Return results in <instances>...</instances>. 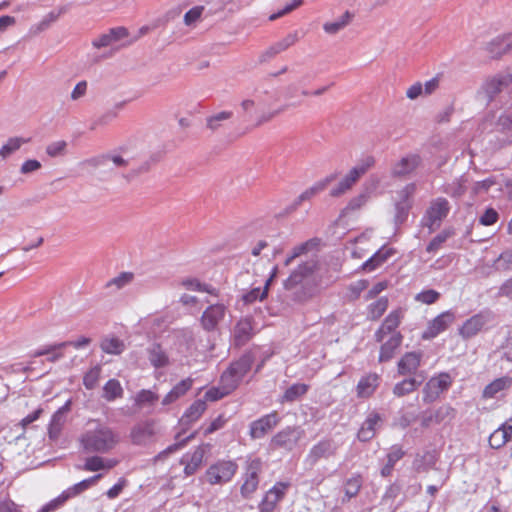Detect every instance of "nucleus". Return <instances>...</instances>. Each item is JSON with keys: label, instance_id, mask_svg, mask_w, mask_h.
<instances>
[{"label": "nucleus", "instance_id": "obj_39", "mask_svg": "<svg viewBox=\"0 0 512 512\" xmlns=\"http://www.w3.org/2000/svg\"><path fill=\"white\" fill-rule=\"evenodd\" d=\"M354 17V14L346 11L338 20L333 22H326L323 25V29L327 34L335 35L342 29H344L346 26L350 24Z\"/></svg>", "mask_w": 512, "mask_h": 512}, {"label": "nucleus", "instance_id": "obj_51", "mask_svg": "<svg viewBox=\"0 0 512 512\" xmlns=\"http://www.w3.org/2000/svg\"><path fill=\"white\" fill-rule=\"evenodd\" d=\"M401 488L397 484L390 485L386 492L382 497V504L387 505L391 512H394L397 509V506L394 505V500L400 494Z\"/></svg>", "mask_w": 512, "mask_h": 512}, {"label": "nucleus", "instance_id": "obj_55", "mask_svg": "<svg viewBox=\"0 0 512 512\" xmlns=\"http://www.w3.org/2000/svg\"><path fill=\"white\" fill-rule=\"evenodd\" d=\"M101 375V367L100 366H94L92 367L83 378V384L86 387V389H94L99 381Z\"/></svg>", "mask_w": 512, "mask_h": 512}, {"label": "nucleus", "instance_id": "obj_21", "mask_svg": "<svg viewBox=\"0 0 512 512\" xmlns=\"http://www.w3.org/2000/svg\"><path fill=\"white\" fill-rule=\"evenodd\" d=\"M337 178V174L333 173L328 176H326L324 179L316 182L313 184L310 188L306 189L304 192H302L297 199L294 201L291 209L295 210L303 201H307L317 195L318 193L322 192L326 189V187L335 181Z\"/></svg>", "mask_w": 512, "mask_h": 512}, {"label": "nucleus", "instance_id": "obj_10", "mask_svg": "<svg viewBox=\"0 0 512 512\" xmlns=\"http://www.w3.org/2000/svg\"><path fill=\"white\" fill-rule=\"evenodd\" d=\"M227 307L222 303L209 305L200 317V325L203 330L212 332L218 329L219 324L225 319Z\"/></svg>", "mask_w": 512, "mask_h": 512}, {"label": "nucleus", "instance_id": "obj_13", "mask_svg": "<svg viewBox=\"0 0 512 512\" xmlns=\"http://www.w3.org/2000/svg\"><path fill=\"white\" fill-rule=\"evenodd\" d=\"M338 450V445L334 440L324 439L316 443L309 450L305 462L314 466L321 459H329L334 456Z\"/></svg>", "mask_w": 512, "mask_h": 512}, {"label": "nucleus", "instance_id": "obj_53", "mask_svg": "<svg viewBox=\"0 0 512 512\" xmlns=\"http://www.w3.org/2000/svg\"><path fill=\"white\" fill-rule=\"evenodd\" d=\"M233 116V113L231 111H222L215 115H212L206 119V125L207 127L212 130L216 131L221 126L220 122L230 119Z\"/></svg>", "mask_w": 512, "mask_h": 512}, {"label": "nucleus", "instance_id": "obj_42", "mask_svg": "<svg viewBox=\"0 0 512 512\" xmlns=\"http://www.w3.org/2000/svg\"><path fill=\"white\" fill-rule=\"evenodd\" d=\"M31 141V138H24V137H12L7 140V142L1 147L0 149V156L3 158L8 157L18 149L23 144L29 143Z\"/></svg>", "mask_w": 512, "mask_h": 512}, {"label": "nucleus", "instance_id": "obj_43", "mask_svg": "<svg viewBox=\"0 0 512 512\" xmlns=\"http://www.w3.org/2000/svg\"><path fill=\"white\" fill-rule=\"evenodd\" d=\"M308 391V385L296 383L290 386L283 394L281 402H293Z\"/></svg>", "mask_w": 512, "mask_h": 512}, {"label": "nucleus", "instance_id": "obj_11", "mask_svg": "<svg viewBox=\"0 0 512 512\" xmlns=\"http://www.w3.org/2000/svg\"><path fill=\"white\" fill-rule=\"evenodd\" d=\"M300 35L298 31H293L288 33L285 37L280 39L279 41L273 43L269 47H267L264 51L259 55L260 63H267L273 58H275L280 53L288 50L290 47L294 46L299 40Z\"/></svg>", "mask_w": 512, "mask_h": 512}, {"label": "nucleus", "instance_id": "obj_50", "mask_svg": "<svg viewBox=\"0 0 512 512\" xmlns=\"http://www.w3.org/2000/svg\"><path fill=\"white\" fill-rule=\"evenodd\" d=\"M68 143L65 140H58L49 143L45 148V153L51 157H62L67 153Z\"/></svg>", "mask_w": 512, "mask_h": 512}, {"label": "nucleus", "instance_id": "obj_54", "mask_svg": "<svg viewBox=\"0 0 512 512\" xmlns=\"http://www.w3.org/2000/svg\"><path fill=\"white\" fill-rule=\"evenodd\" d=\"M124 102L117 103L112 109L106 111L101 115L95 122L92 128H96L100 125H107L109 122L114 120L118 115V110L122 109Z\"/></svg>", "mask_w": 512, "mask_h": 512}, {"label": "nucleus", "instance_id": "obj_62", "mask_svg": "<svg viewBox=\"0 0 512 512\" xmlns=\"http://www.w3.org/2000/svg\"><path fill=\"white\" fill-rule=\"evenodd\" d=\"M451 236L449 231H443L436 235L428 244L426 250L428 252H436L440 249L442 244Z\"/></svg>", "mask_w": 512, "mask_h": 512}, {"label": "nucleus", "instance_id": "obj_30", "mask_svg": "<svg viewBox=\"0 0 512 512\" xmlns=\"http://www.w3.org/2000/svg\"><path fill=\"white\" fill-rule=\"evenodd\" d=\"M401 334H394V336H390L388 339H385L380 348L379 361L386 362L393 358L396 349L400 346L402 342Z\"/></svg>", "mask_w": 512, "mask_h": 512}, {"label": "nucleus", "instance_id": "obj_23", "mask_svg": "<svg viewBox=\"0 0 512 512\" xmlns=\"http://www.w3.org/2000/svg\"><path fill=\"white\" fill-rule=\"evenodd\" d=\"M512 440V418L502 424L489 437V445L493 449L503 447L507 442Z\"/></svg>", "mask_w": 512, "mask_h": 512}, {"label": "nucleus", "instance_id": "obj_34", "mask_svg": "<svg viewBox=\"0 0 512 512\" xmlns=\"http://www.w3.org/2000/svg\"><path fill=\"white\" fill-rule=\"evenodd\" d=\"M512 385V378L508 376H504L498 379H495L493 382L488 384L483 391L484 398H494L498 393L510 388Z\"/></svg>", "mask_w": 512, "mask_h": 512}, {"label": "nucleus", "instance_id": "obj_49", "mask_svg": "<svg viewBox=\"0 0 512 512\" xmlns=\"http://www.w3.org/2000/svg\"><path fill=\"white\" fill-rule=\"evenodd\" d=\"M276 273H277V267H274L270 278L266 281L264 289L263 290H261L260 288L253 289L252 291H250L249 293H247L244 296V301L247 303H251L257 299L263 300L267 295L268 286H269L270 282L273 280V278L276 276Z\"/></svg>", "mask_w": 512, "mask_h": 512}, {"label": "nucleus", "instance_id": "obj_22", "mask_svg": "<svg viewBox=\"0 0 512 512\" xmlns=\"http://www.w3.org/2000/svg\"><path fill=\"white\" fill-rule=\"evenodd\" d=\"M207 404L205 400L198 399L194 401L181 417L179 424L183 430L187 429L191 424L196 422L206 411Z\"/></svg>", "mask_w": 512, "mask_h": 512}, {"label": "nucleus", "instance_id": "obj_37", "mask_svg": "<svg viewBox=\"0 0 512 512\" xmlns=\"http://www.w3.org/2000/svg\"><path fill=\"white\" fill-rule=\"evenodd\" d=\"M148 359L155 368L165 367L169 363V358L165 351L158 344H152L148 350Z\"/></svg>", "mask_w": 512, "mask_h": 512}, {"label": "nucleus", "instance_id": "obj_38", "mask_svg": "<svg viewBox=\"0 0 512 512\" xmlns=\"http://www.w3.org/2000/svg\"><path fill=\"white\" fill-rule=\"evenodd\" d=\"M393 254L391 248H381L372 257H370L364 264L363 269L365 271H373L381 264H383Z\"/></svg>", "mask_w": 512, "mask_h": 512}, {"label": "nucleus", "instance_id": "obj_57", "mask_svg": "<svg viewBox=\"0 0 512 512\" xmlns=\"http://www.w3.org/2000/svg\"><path fill=\"white\" fill-rule=\"evenodd\" d=\"M181 286L184 287L187 290L192 291H201V292H207L212 294V290H210L205 284H202L198 279L196 278H186L181 281Z\"/></svg>", "mask_w": 512, "mask_h": 512}, {"label": "nucleus", "instance_id": "obj_58", "mask_svg": "<svg viewBox=\"0 0 512 512\" xmlns=\"http://www.w3.org/2000/svg\"><path fill=\"white\" fill-rule=\"evenodd\" d=\"M440 297V293L433 289L424 290L415 296V300L424 304H433Z\"/></svg>", "mask_w": 512, "mask_h": 512}, {"label": "nucleus", "instance_id": "obj_28", "mask_svg": "<svg viewBox=\"0 0 512 512\" xmlns=\"http://www.w3.org/2000/svg\"><path fill=\"white\" fill-rule=\"evenodd\" d=\"M486 49L493 57H499L512 50V34L493 39L487 44Z\"/></svg>", "mask_w": 512, "mask_h": 512}, {"label": "nucleus", "instance_id": "obj_48", "mask_svg": "<svg viewBox=\"0 0 512 512\" xmlns=\"http://www.w3.org/2000/svg\"><path fill=\"white\" fill-rule=\"evenodd\" d=\"M124 348V342L118 338H107L101 343V349L108 354H121L124 351Z\"/></svg>", "mask_w": 512, "mask_h": 512}, {"label": "nucleus", "instance_id": "obj_26", "mask_svg": "<svg viewBox=\"0 0 512 512\" xmlns=\"http://www.w3.org/2000/svg\"><path fill=\"white\" fill-rule=\"evenodd\" d=\"M253 326L250 318L240 319L233 333L234 342L237 346L246 344L252 337Z\"/></svg>", "mask_w": 512, "mask_h": 512}, {"label": "nucleus", "instance_id": "obj_33", "mask_svg": "<svg viewBox=\"0 0 512 512\" xmlns=\"http://www.w3.org/2000/svg\"><path fill=\"white\" fill-rule=\"evenodd\" d=\"M355 171L350 170L330 191V196L332 197H339L349 190L352 189V187L357 183V181L360 179Z\"/></svg>", "mask_w": 512, "mask_h": 512}, {"label": "nucleus", "instance_id": "obj_7", "mask_svg": "<svg viewBox=\"0 0 512 512\" xmlns=\"http://www.w3.org/2000/svg\"><path fill=\"white\" fill-rule=\"evenodd\" d=\"M452 384V377L448 373H440L428 380L423 388V401L432 403L440 394L446 391Z\"/></svg>", "mask_w": 512, "mask_h": 512}, {"label": "nucleus", "instance_id": "obj_64", "mask_svg": "<svg viewBox=\"0 0 512 512\" xmlns=\"http://www.w3.org/2000/svg\"><path fill=\"white\" fill-rule=\"evenodd\" d=\"M64 12H65V9L60 8L58 11H52V12L48 13L43 18V20L38 24L37 30L43 31V30L47 29L50 26V24L55 22L60 17V15L63 14Z\"/></svg>", "mask_w": 512, "mask_h": 512}, {"label": "nucleus", "instance_id": "obj_40", "mask_svg": "<svg viewBox=\"0 0 512 512\" xmlns=\"http://www.w3.org/2000/svg\"><path fill=\"white\" fill-rule=\"evenodd\" d=\"M123 396V388L116 379H110L103 387V398L109 402Z\"/></svg>", "mask_w": 512, "mask_h": 512}, {"label": "nucleus", "instance_id": "obj_52", "mask_svg": "<svg viewBox=\"0 0 512 512\" xmlns=\"http://www.w3.org/2000/svg\"><path fill=\"white\" fill-rule=\"evenodd\" d=\"M233 389H228L227 383H221L220 387H212L210 388L204 395L205 403L207 401H217L224 396L230 394Z\"/></svg>", "mask_w": 512, "mask_h": 512}, {"label": "nucleus", "instance_id": "obj_4", "mask_svg": "<svg viewBox=\"0 0 512 512\" xmlns=\"http://www.w3.org/2000/svg\"><path fill=\"white\" fill-rule=\"evenodd\" d=\"M253 357L244 354L237 361L233 362L221 376V383H227L228 389L235 390L243 377L251 369Z\"/></svg>", "mask_w": 512, "mask_h": 512}, {"label": "nucleus", "instance_id": "obj_27", "mask_svg": "<svg viewBox=\"0 0 512 512\" xmlns=\"http://www.w3.org/2000/svg\"><path fill=\"white\" fill-rule=\"evenodd\" d=\"M71 401L68 400L62 407H60L52 416L49 425L50 438H57L62 426L66 421V414L70 411Z\"/></svg>", "mask_w": 512, "mask_h": 512}, {"label": "nucleus", "instance_id": "obj_45", "mask_svg": "<svg viewBox=\"0 0 512 512\" xmlns=\"http://www.w3.org/2000/svg\"><path fill=\"white\" fill-rule=\"evenodd\" d=\"M492 267L496 271H509L512 269V249L503 251L494 261Z\"/></svg>", "mask_w": 512, "mask_h": 512}, {"label": "nucleus", "instance_id": "obj_61", "mask_svg": "<svg viewBox=\"0 0 512 512\" xmlns=\"http://www.w3.org/2000/svg\"><path fill=\"white\" fill-rule=\"evenodd\" d=\"M416 192V184L409 183L404 186L401 190L398 191V199L399 202H407L412 204V198Z\"/></svg>", "mask_w": 512, "mask_h": 512}, {"label": "nucleus", "instance_id": "obj_41", "mask_svg": "<svg viewBox=\"0 0 512 512\" xmlns=\"http://www.w3.org/2000/svg\"><path fill=\"white\" fill-rule=\"evenodd\" d=\"M404 456V451L400 446H393L390 452L387 455V463L381 469V475L383 477H387L392 473L394 465L397 461H399Z\"/></svg>", "mask_w": 512, "mask_h": 512}, {"label": "nucleus", "instance_id": "obj_8", "mask_svg": "<svg viewBox=\"0 0 512 512\" xmlns=\"http://www.w3.org/2000/svg\"><path fill=\"white\" fill-rule=\"evenodd\" d=\"M512 83V75L509 73L497 74L487 79L480 91L479 96L486 102L492 101L497 94L507 88Z\"/></svg>", "mask_w": 512, "mask_h": 512}, {"label": "nucleus", "instance_id": "obj_25", "mask_svg": "<svg viewBox=\"0 0 512 512\" xmlns=\"http://www.w3.org/2000/svg\"><path fill=\"white\" fill-rule=\"evenodd\" d=\"M422 354L420 352H408L398 362V372L401 375L414 374L420 366Z\"/></svg>", "mask_w": 512, "mask_h": 512}, {"label": "nucleus", "instance_id": "obj_19", "mask_svg": "<svg viewBox=\"0 0 512 512\" xmlns=\"http://www.w3.org/2000/svg\"><path fill=\"white\" fill-rule=\"evenodd\" d=\"M279 422L278 414L272 412L253 421L250 424V436L253 439L263 438L269 431H271Z\"/></svg>", "mask_w": 512, "mask_h": 512}, {"label": "nucleus", "instance_id": "obj_2", "mask_svg": "<svg viewBox=\"0 0 512 512\" xmlns=\"http://www.w3.org/2000/svg\"><path fill=\"white\" fill-rule=\"evenodd\" d=\"M317 262L314 259L300 264L284 281V288L293 291V299L297 302H304L312 297L311 287H308L305 280L315 271Z\"/></svg>", "mask_w": 512, "mask_h": 512}, {"label": "nucleus", "instance_id": "obj_14", "mask_svg": "<svg viewBox=\"0 0 512 512\" xmlns=\"http://www.w3.org/2000/svg\"><path fill=\"white\" fill-rule=\"evenodd\" d=\"M403 318V312L401 310H394L390 312L384 319L382 325L375 332V339L377 342H383L394 334H401L397 331L398 326Z\"/></svg>", "mask_w": 512, "mask_h": 512}, {"label": "nucleus", "instance_id": "obj_36", "mask_svg": "<svg viewBox=\"0 0 512 512\" xmlns=\"http://www.w3.org/2000/svg\"><path fill=\"white\" fill-rule=\"evenodd\" d=\"M192 379L187 378L177 383L172 390L163 398L162 404L169 405L175 402L178 398L185 395L188 390L192 387Z\"/></svg>", "mask_w": 512, "mask_h": 512}, {"label": "nucleus", "instance_id": "obj_35", "mask_svg": "<svg viewBox=\"0 0 512 512\" xmlns=\"http://www.w3.org/2000/svg\"><path fill=\"white\" fill-rule=\"evenodd\" d=\"M204 458V450L197 448L189 457L182 458V463L185 464L184 472L186 475H193L201 466Z\"/></svg>", "mask_w": 512, "mask_h": 512}, {"label": "nucleus", "instance_id": "obj_47", "mask_svg": "<svg viewBox=\"0 0 512 512\" xmlns=\"http://www.w3.org/2000/svg\"><path fill=\"white\" fill-rule=\"evenodd\" d=\"M388 307V299L381 297L377 301L373 302L368 307V317L372 320L379 319Z\"/></svg>", "mask_w": 512, "mask_h": 512}, {"label": "nucleus", "instance_id": "obj_15", "mask_svg": "<svg viewBox=\"0 0 512 512\" xmlns=\"http://www.w3.org/2000/svg\"><path fill=\"white\" fill-rule=\"evenodd\" d=\"M455 321V314L452 311H445L436 316L429 322L426 330L422 334V338L430 340L435 338L441 332L445 331Z\"/></svg>", "mask_w": 512, "mask_h": 512}, {"label": "nucleus", "instance_id": "obj_16", "mask_svg": "<svg viewBox=\"0 0 512 512\" xmlns=\"http://www.w3.org/2000/svg\"><path fill=\"white\" fill-rule=\"evenodd\" d=\"M290 483L277 482L267 493L259 505L261 512H272L277 503L285 496Z\"/></svg>", "mask_w": 512, "mask_h": 512}, {"label": "nucleus", "instance_id": "obj_60", "mask_svg": "<svg viewBox=\"0 0 512 512\" xmlns=\"http://www.w3.org/2000/svg\"><path fill=\"white\" fill-rule=\"evenodd\" d=\"M375 164V159L372 156H366L361 159L359 163H357L351 170L355 171L357 176L360 178L364 175L373 165Z\"/></svg>", "mask_w": 512, "mask_h": 512}, {"label": "nucleus", "instance_id": "obj_24", "mask_svg": "<svg viewBox=\"0 0 512 512\" xmlns=\"http://www.w3.org/2000/svg\"><path fill=\"white\" fill-rule=\"evenodd\" d=\"M128 36V31L124 27H116L110 29L107 33L100 35L92 41L95 48H102L112 45L113 43Z\"/></svg>", "mask_w": 512, "mask_h": 512}, {"label": "nucleus", "instance_id": "obj_12", "mask_svg": "<svg viewBox=\"0 0 512 512\" xmlns=\"http://www.w3.org/2000/svg\"><path fill=\"white\" fill-rule=\"evenodd\" d=\"M491 314L487 311L479 312L468 318L458 329L459 335L467 340L478 335L490 322Z\"/></svg>", "mask_w": 512, "mask_h": 512}, {"label": "nucleus", "instance_id": "obj_29", "mask_svg": "<svg viewBox=\"0 0 512 512\" xmlns=\"http://www.w3.org/2000/svg\"><path fill=\"white\" fill-rule=\"evenodd\" d=\"M118 461L114 459H104L100 456L88 457L84 465L78 466L79 469L96 472L100 470H110L117 465Z\"/></svg>", "mask_w": 512, "mask_h": 512}, {"label": "nucleus", "instance_id": "obj_5", "mask_svg": "<svg viewBox=\"0 0 512 512\" xmlns=\"http://www.w3.org/2000/svg\"><path fill=\"white\" fill-rule=\"evenodd\" d=\"M237 469L238 466L235 462L222 460L212 464L207 469L205 477L211 485H222L231 481Z\"/></svg>", "mask_w": 512, "mask_h": 512}, {"label": "nucleus", "instance_id": "obj_1", "mask_svg": "<svg viewBox=\"0 0 512 512\" xmlns=\"http://www.w3.org/2000/svg\"><path fill=\"white\" fill-rule=\"evenodd\" d=\"M88 425H93V427L86 429L79 438L85 452L107 453L113 450L119 443L118 433L109 426L101 424L97 420H90Z\"/></svg>", "mask_w": 512, "mask_h": 512}, {"label": "nucleus", "instance_id": "obj_32", "mask_svg": "<svg viewBox=\"0 0 512 512\" xmlns=\"http://www.w3.org/2000/svg\"><path fill=\"white\" fill-rule=\"evenodd\" d=\"M379 385V376L376 373H370L360 379L357 385V394L359 397L371 396Z\"/></svg>", "mask_w": 512, "mask_h": 512}, {"label": "nucleus", "instance_id": "obj_17", "mask_svg": "<svg viewBox=\"0 0 512 512\" xmlns=\"http://www.w3.org/2000/svg\"><path fill=\"white\" fill-rule=\"evenodd\" d=\"M302 436V432L297 428L287 427L278 432L270 442L271 449L283 448L292 450Z\"/></svg>", "mask_w": 512, "mask_h": 512}, {"label": "nucleus", "instance_id": "obj_46", "mask_svg": "<svg viewBox=\"0 0 512 512\" xmlns=\"http://www.w3.org/2000/svg\"><path fill=\"white\" fill-rule=\"evenodd\" d=\"M362 486V478L359 475L352 476L351 478L347 479V481L344 484V493L346 500H350L351 498L355 497Z\"/></svg>", "mask_w": 512, "mask_h": 512}, {"label": "nucleus", "instance_id": "obj_6", "mask_svg": "<svg viewBox=\"0 0 512 512\" xmlns=\"http://www.w3.org/2000/svg\"><path fill=\"white\" fill-rule=\"evenodd\" d=\"M449 203L445 198H437L430 203L423 218V225L428 227L430 231L437 229L441 221L449 212Z\"/></svg>", "mask_w": 512, "mask_h": 512}, {"label": "nucleus", "instance_id": "obj_56", "mask_svg": "<svg viewBox=\"0 0 512 512\" xmlns=\"http://www.w3.org/2000/svg\"><path fill=\"white\" fill-rule=\"evenodd\" d=\"M158 400V395L150 390H141L135 398L136 404L140 407L152 405Z\"/></svg>", "mask_w": 512, "mask_h": 512}, {"label": "nucleus", "instance_id": "obj_44", "mask_svg": "<svg viewBox=\"0 0 512 512\" xmlns=\"http://www.w3.org/2000/svg\"><path fill=\"white\" fill-rule=\"evenodd\" d=\"M419 384L414 378L404 379L394 386L393 394L397 397H403L416 390Z\"/></svg>", "mask_w": 512, "mask_h": 512}, {"label": "nucleus", "instance_id": "obj_9", "mask_svg": "<svg viewBox=\"0 0 512 512\" xmlns=\"http://www.w3.org/2000/svg\"><path fill=\"white\" fill-rule=\"evenodd\" d=\"M261 470L262 461L260 458H253L247 461L244 474V482L240 489L243 497L248 498L257 490L259 484V474Z\"/></svg>", "mask_w": 512, "mask_h": 512}, {"label": "nucleus", "instance_id": "obj_31", "mask_svg": "<svg viewBox=\"0 0 512 512\" xmlns=\"http://www.w3.org/2000/svg\"><path fill=\"white\" fill-rule=\"evenodd\" d=\"M319 244L320 240L318 238H312L295 246L292 249L291 254L286 258L284 263L285 266H289L294 259L317 250Z\"/></svg>", "mask_w": 512, "mask_h": 512}, {"label": "nucleus", "instance_id": "obj_59", "mask_svg": "<svg viewBox=\"0 0 512 512\" xmlns=\"http://www.w3.org/2000/svg\"><path fill=\"white\" fill-rule=\"evenodd\" d=\"M497 129L512 136V112H505L498 118Z\"/></svg>", "mask_w": 512, "mask_h": 512}, {"label": "nucleus", "instance_id": "obj_63", "mask_svg": "<svg viewBox=\"0 0 512 512\" xmlns=\"http://www.w3.org/2000/svg\"><path fill=\"white\" fill-rule=\"evenodd\" d=\"M411 207H412L411 203L399 202L397 200L395 201V210H396L395 221H396V223H402L407 218L408 212L411 209Z\"/></svg>", "mask_w": 512, "mask_h": 512}, {"label": "nucleus", "instance_id": "obj_20", "mask_svg": "<svg viewBox=\"0 0 512 512\" xmlns=\"http://www.w3.org/2000/svg\"><path fill=\"white\" fill-rule=\"evenodd\" d=\"M421 164L418 154H407L392 166L391 174L394 177H403L413 173Z\"/></svg>", "mask_w": 512, "mask_h": 512}, {"label": "nucleus", "instance_id": "obj_3", "mask_svg": "<svg viewBox=\"0 0 512 512\" xmlns=\"http://www.w3.org/2000/svg\"><path fill=\"white\" fill-rule=\"evenodd\" d=\"M138 157L131 149L121 148L117 153H107L87 160V164L104 171H113L115 168H124L132 164Z\"/></svg>", "mask_w": 512, "mask_h": 512}, {"label": "nucleus", "instance_id": "obj_18", "mask_svg": "<svg viewBox=\"0 0 512 512\" xmlns=\"http://www.w3.org/2000/svg\"><path fill=\"white\" fill-rule=\"evenodd\" d=\"M156 434L155 424L152 421H145L136 424L130 432V438L135 445H147L151 443Z\"/></svg>", "mask_w": 512, "mask_h": 512}]
</instances>
